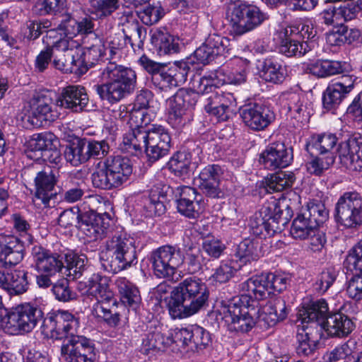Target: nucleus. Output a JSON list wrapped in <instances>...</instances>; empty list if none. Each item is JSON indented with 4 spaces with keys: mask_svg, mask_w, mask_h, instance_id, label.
<instances>
[{
    "mask_svg": "<svg viewBox=\"0 0 362 362\" xmlns=\"http://www.w3.org/2000/svg\"><path fill=\"white\" fill-rule=\"evenodd\" d=\"M77 319L66 310L49 313L44 319L42 332L47 337L63 340L61 356L66 362H95L97 351L94 342L74 334Z\"/></svg>",
    "mask_w": 362,
    "mask_h": 362,
    "instance_id": "nucleus-1",
    "label": "nucleus"
},
{
    "mask_svg": "<svg viewBox=\"0 0 362 362\" xmlns=\"http://www.w3.org/2000/svg\"><path fill=\"white\" fill-rule=\"evenodd\" d=\"M209 95L204 104L205 111L219 121H226L230 116V107L235 103V98L230 93H225L218 88L206 93H198L192 89L180 88L176 93L168 99V119L174 125H180L182 122V116L189 107L196 105L199 95Z\"/></svg>",
    "mask_w": 362,
    "mask_h": 362,
    "instance_id": "nucleus-2",
    "label": "nucleus"
},
{
    "mask_svg": "<svg viewBox=\"0 0 362 362\" xmlns=\"http://www.w3.org/2000/svg\"><path fill=\"white\" fill-rule=\"evenodd\" d=\"M209 291L199 279L187 278L170 292L168 312L173 319H182L197 314L208 306Z\"/></svg>",
    "mask_w": 362,
    "mask_h": 362,
    "instance_id": "nucleus-3",
    "label": "nucleus"
},
{
    "mask_svg": "<svg viewBox=\"0 0 362 362\" xmlns=\"http://www.w3.org/2000/svg\"><path fill=\"white\" fill-rule=\"evenodd\" d=\"M100 77L103 83L94 86L95 91L101 100L112 105L132 95L137 85L134 70L112 62L100 69Z\"/></svg>",
    "mask_w": 362,
    "mask_h": 362,
    "instance_id": "nucleus-4",
    "label": "nucleus"
},
{
    "mask_svg": "<svg viewBox=\"0 0 362 362\" xmlns=\"http://www.w3.org/2000/svg\"><path fill=\"white\" fill-rule=\"evenodd\" d=\"M132 173V166L128 158L110 156L96 165L91 180L95 187L110 190L122 186Z\"/></svg>",
    "mask_w": 362,
    "mask_h": 362,
    "instance_id": "nucleus-5",
    "label": "nucleus"
},
{
    "mask_svg": "<svg viewBox=\"0 0 362 362\" xmlns=\"http://www.w3.org/2000/svg\"><path fill=\"white\" fill-rule=\"evenodd\" d=\"M248 300L247 296H236L222 307L220 312L230 332L247 333L257 323L259 309Z\"/></svg>",
    "mask_w": 362,
    "mask_h": 362,
    "instance_id": "nucleus-6",
    "label": "nucleus"
},
{
    "mask_svg": "<svg viewBox=\"0 0 362 362\" xmlns=\"http://www.w3.org/2000/svg\"><path fill=\"white\" fill-rule=\"evenodd\" d=\"M287 222L288 218L283 216V210L279 203L274 200L264 204L251 217L250 228L255 235L267 238L281 232Z\"/></svg>",
    "mask_w": 362,
    "mask_h": 362,
    "instance_id": "nucleus-7",
    "label": "nucleus"
},
{
    "mask_svg": "<svg viewBox=\"0 0 362 362\" xmlns=\"http://www.w3.org/2000/svg\"><path fill=\"white\" fill-rule=\"evenodd\" d=\"M106 249L112 253L111 270L114 273L137 263L134 240L123 231H116L106 242Z\"/></svg>",
    "mask_w": 362,
    "mask_h": 362,
    "instance_id": "nucleus-8",
    "label": "nucleus"
},
{
    "mask_svg": "<svg viewBox=\"0 0 362 362\" xmlns=\"http://www.w3.org/2000/svg\"><path fill=\"white\" fill-rule=\"evenodd\" d=\"M42 311L30 303L18 305L3 321V329L9 334L30 332L42 317Z\"/></svg>",
    "mask_w": 362,
    "mask_h": 362,
    "instance_id": "nucleus-9",
    "label": "nucleus"
},
{
    "mask_svg": "<svg viewBox=\"0 0 362 362\" xmlns=\"http://www.w3.org/2000/svg\"><path fill=\"white\" fill-rule=\"evenodd\" d=\"M227 16L233 32L237 35H242L255 29L265 19L264 13L258 7L245 2L228 6Z\"/></svg>",
    "mask_w": 362,
    "mask_h": 362,
    "instance_id": "nucleus-10",
    "label": "nucleus"
},
{
    "mask_svg": "<svg viewBox=\"0 0 362 362\" xmlns=\"http://www.w3.org/2000/svg\"><path fill=\"white\" fill-rule=\"evenodd\" d=\"M337 221L347 228L362 225V195L356 191L346 192L335 205Z\"/></svg>",
    "mask_w": 362,
    "mask_h": 362,
    "instance_id": "nucleus-11",
    "label": "nucleus"
},
{
    "mask_svg": "<svg viewBox=\"0 0 362 362\" xmlns=\"http://www.w3.org/2000/svg\"><path fill=\"white\" fill-rule=\"evenodd\" d=\"M57 170L49 165L40 166L37 163L32 164L23 170L25 177H34L35 197L45 206H49L50 199L56 194L53 190L57 183Z\"/></svg>",
    "mask_w": 362,
    "mask_h": 362,
    "instance_id": "nucleus-12",
    "label": "nucleus"
},
{
    "mask_svg": "<svg viewBox=\"0 0 362 362\" xmlns=\"http://www.w3.org/2000/svg\"><path fill=\"white\" fill-rule=\"evenodd\" d=\"M181 254L177 247L164 245L153 251L150 261L154 274L158 278H165L174 274L182 264Z\"/></svg>",
    "mask_w": 362,
    "mask_h": 362,
    "instance_id": "nucleus-13",
    "label": "nucleus"
},
{
    "mask_svg": "<svg viewBox=\"0 0 362 362\" xmlns=\"http://www.w3.org/2000/svg\"><path fill=\"white\" fill-rule=\"evenodd\" d=\"M192 59L177 62L168 68L166 65L152 78L153 84L160 90H168L172 88L182 86L186 81Z\"/></svg>",
    "mask_w": 362,
    "mask_h": 362,
    "instance_id": "nucleus-14",
    "label": "nucleus"
},
{
    "mask_svg": "<svg viewBox=\"0 0 362 362\" xmlns=\"http://www.w3.org/2000/svg\"><path fill=\"white\" fill-rule=\"evenodd\" d=\"M246 81V71L243 69L240 71L230 72L227 76H224L222 69L205 75L198 79H194V88L198 93L210 92L224 83L239 85Z\"/></svg>",
    "mask_w": 362,
    "mask_h": 362,
    "instance_id": "nucleus-15",
    "label": "nucleus"
},
{
    "mask_svg": "<svg viewBox=\"0 0 362 362\" xmlns=\"http://www.w3.org/2000/svg\"><path fill=\"white\" fill-rule=\"evenodd\" d=\"M293 159V148L283 142L269 144L260 153L259 161L265 168L274 170L288 166Z\"/></svg>",
    "mask_w": 362,
    "mask_h": 362,
    "instance_id": "nucleus-16",
    "label": "nucleus"
},
{
    "mask_svg": "<svg viewBox=\"0 0 362 362\" xmlns=\"http://www.w3.org/2000/svg\"><path fill=\"white\" fill-rule=\"evenodd\" d=\"M245 124L254 131L267 128L274 119V112L267 106L259 103H249L240 110Z\"/></svg>",
    "mask_w": 362,
    "mask_h": 362,
    "instance_id": "nucleus-17",
    "label": "nucleus"
},
{
    "mask_svg": "<svg viewBox=\"0 0 362 362\" xmlns=\"http://www.w3.org/2000/svg\"><path fill=\"white\" fill-rule=\"evenodd\" d=\"M148 141L146 156L149 162L154 163L168 154L171 137L168 130L162 126L148 129Z\"/></svg>",
    "mask_w": 362,
    "mask_h": 362,
    "instance_id": "nucleus-18",
    "label": "nucleus"
},
{
    "mask_svg": "<svg viewBox=\"0 0 362 362\" xmlns=\"http://www.w3.org/2000/svg\"><path fill=\"white\" fill-rule=\"evenodd\" d=\"M340 163L351 171L362 172V138L350 136L339 147Z\"/></svg>",
    "mask_w": 362,
    "mask_h": 362,
    "instance_id": "nucleus-19",
    "label": "nucleus"
},
{
    "mask_svg": "<svg viewBox=\"0 0 362 362\" xmlns=\"http://www.w3.org/2000/svg\"><path fill=\"white\" fill-rule=\"evenodd\" d=\"M110 221V216L107 213L98 214L88 211L82 214L80 229L87 237L97 240L106 235Z\"/></svg>",
    "mask_w": 362,
    "mask_h": 362,
    "instance_id": "nucleus-20",
    "label": "nucleus"
},
{
    "mask_svg": "<svg viewBox=\"0 0 362 362\" xmlns=\"http://www.w3.org/2000/svg\"><path fill=\"white\" fill-rule=\"evenodd\" d=\"M35 268L39 272L54 275L64 267L63 257L57 253L35 245L31 252Z\"/></svg>",
    "mask_w": 362,
    "mask_h": 362,
    "instance_id": "nucleus-21",
    "label": "nucleus"
},
{
    "mask_svg": "<svg viewBox=\"0 0 362 362\" xmlns=\"http://www.w3.org/2000/svg\"><path fill=\"white\" fill-rule=\"evenodd\" d=\"M88 103V97L84 87L68 86L62 88L55 104L58 107L78 112L86 107Z\"/></svg>",
    "mask_w": 362,
    "mask_h": 362,
    "instance_id": "nucleus-22",
    "label": "nucleus"
},
{
    "mask_svg": "<svg viewBox=\"0 0 362 362\" xmlns=\"http://www.w3.org/2000/svg\"><path fill=\"white\" fill-rule=\"evenodd\" d=\"M222 174V168L218 165H208L204 168L197 179L199 188L202 193L211 198L221 197L223 192L219 185Z\"/></svg>",
    "mask_w": 362,
    "mask_h": 362,
    "instance_id": "nucleus-23",
    "label": "nucleus"
},
{
    "mask_svg": "<svg viewBox=\"0 0 362 362\" xmlns=\"http://www.w3.org/2000/svg\"><path fill=\"white\" fill-rule=\"evenodd\" d=\"M72 49L69 47L66 51H55L53 60L54 67L64 73H73L76 75H82L88 70V64L85 60L86 56L82 57L77 55L76 57L72 54Z\"/></svg>",
    "mask_w": 362,
    "mask_h": 362,
    "instance_id": "nucleus-24",
    "label": "nucleus"
},
{
    "mask_svg": "<svg viewBox=\"0 0 362 362\" xmlns=\"http://www.w3.org/2000/svg\"><path fill=\"white\" fill-rule=\"evenodd\" d=\"M330 314L328 305L324 299L313 301L306 307H303L299 310L298 322H300L302 325L305 324H312L314 328L320 326L323 328L327 317Z\"/></svg>",
    "mask_w": 362,
    "mask_h": 362,
    "instance_id": "nucleus-25",
    "label": "nucleus"
},
{
    "mask_svg": "<svg viewBox=\"0 0 362 362\" xmlns=\"http://www.w3.org/2000/svg\"><path fill=\"white\" fill-rule=\"evenodd\" d=\"M28 272L24 269H13L5 273L0 270V288L10 295H20L28 288Z\"/></svg>",
    "mask_w": 362,
    "mask_h": 362,
    "instance_id": "nucleus-26",
    "label": "nucleus"
},
{
    "mask_svg": "<svg viewBox=\"0 0 362 362\" xmlns=\"http://www.w3.org/2000/svg\"><path fill=\"white\" fill-rule=\"evenodd\" d=\"M181 254L182 264L190 274L199 272L202 268L203 256L199 245L189 237L183 238L181 247H177Z\"/></svg>",
    "mask_w": 362,
    "mask_h": 362,
    "instance_id": "nucleus-27",
    "label": "nucleus"
},
{
    "mask_svg": "<svg viewBox=\"0 0 362 362\" xmlns=\"http://www.w3.org/2000/svg\"><path fill=\"white\" fill-rule=\"evenodd\" d=\"M337 137L333 134H322L313 135L306 145V150L310 154H316L330 157L335 160V148Z\"/></svg>",
    "mask_w": 362,
    "mask_h": 362,
    "instance_id": "nucleus-28",
    "label": "nucleus"
},
{
    "mask_svg": "<svg viewBox=\"0 0 362 362\" xmlns=\"http://www.w3.org/2000/svg\"><path fill=\"white\" fill-rule=\"evenodd\" d=\"M354 323L346 315L341 312L330 313L323 327L327 334L332 337H344L349 334L354 329Z\"/></svg>",
    "mask_w": 362,
    "mask_h": 362,
    "instance_id": "nucleus-29",
    "label": "nucleus"
},
{
    "mask_svg": "<svg viewBox=\"0 0 362 362\" xmlns=\"http://www.w3.org/2000/svg\"><path fill=\"white\" fill-rule=\"evenodd\" d=\"M242 289L247 292L240 296L249 298L248 304H256L252 300H260L266 298L271 293L267 275L253 276L243 283Z\"/></svg>",
    "mask_w": 362,
    "mask_h": 362,
    "instance_id": "nucleus-30",
    "label": "nucleus"
},
{
    "mask_svg": "<svg viewBox=\"0 0 362 362\" xmlns=\"http://www.w3.org/2000/svg\"><path fill=\"white\" fill-rule=\"evenodd\" d=\"M52 100L45 95H34L30 101V114L33 117L42 122H53L57 118V113L52 110Z\"/></svg>",
    "mask_w": 362,
    "mask_h": 362,
    "instance_id": "nucleus-31",
    "label": "nucleus"
},
{
    "mask_svg": "<svg viewBox=\"0 0 362 362\" xmlns=\"http://www.w3.org/2000/svg\"><path fill=\"white\" fill-rule=\"evenodd\" d=\"M87 293L96 300H112L114 293L110 288V279L99 273L93 274L87 281Z\"/></svg>",
    "mask_w": 362,
    "mask_h": 362,
    "instance_id": "nucleus-32",
    "label": "nucleus"
},
{
    "mask_svg": "<svg viewBox=\"0 0 362 362\" xmlns=\"http://www.w3.org/2000/svg\"><path fill=\"white\" fill-rule=\"evenodd\" d=\"M320 334L308 325H298L296 352L299 356H309L313 353L317 345Z\"/></svg>",
    "mask_w": 362,
    "mask_h": 362,
    "instance_id": "nucleus-33",
    "label": "nucleus"
},
{
    "mask_svg": "<svg viewBox=\"0 0 362 362\" xmlns=\"http://www.w3.org/2000/svg\"><path fill=\"white\" fill-rule=\"evenodd\" d=\"M170 334L165 336L160 327L150 328L141 339V351L148 354L151 350H163L172 344Z\"/></svg>",
    "mask_w": 362,
    "mask_h": 362,
    "instance_id": "nucleus-34",
    "label": "nucleus"
},
{
    "mask_svg": "<svg viewBox=\"0 0 362 362\" xmlns=\"http://www.w3.org/2000/svg\"><path fill=\"white\" fill-rule=\"evenodd\" d=\"M115 284L120 295L122 302L133 310H136L141 302L138 288L124 277L117 278Z\"/></svg>",
    "mask_w": 362,
    "mask_h": 362,
    "instance_id": "nucleus-35",
    "label": "nucleus"
},
{
    "mask_svg": "<svg viewBox=\"0 0 362 362\" xmlns=\"http://www.w3.org/2000/svg\"><path fill=\"white\" fill-rule=\"evenodd\" d=\"M288 108L292 117L301 123L306 122L310 116L308 99L303 95L296 93L288 94Z\"/></svg>",
    "mask_w": 362,
    "mask_h": 362,
    "instance_id": "nucleus-36",
    "label": "nucleus"
},
{
    "mask_svg": "<svg viewBox=\"0 0 362 362\" xmlns=\"http://www.w3.org/2000/svg\"><path fill=\"white\" fill-rule=\"evenodd\" d=\"M116 300L114 297L112 300H97L93 306L92 314L98 318L103 319L109 326L115 327L120 321V315L114 310Z\"/></svg>",
    "mask_w": 362,
    "mask_h": 362,
    "instance_id": "nucleus-37",
    "label": "nucleus"
},
{
    "mask_svg": "<svg viewBox=\"0 0 362 362\" xmlns=\"http://www.w3.org/2000/svg\"><path fill=\"white\" fill-rule=\"evenodd\" d=\"M78 35H93L95 37V43L86 46L88 53L85 54V57L93 56V59H97L103 55V45L101 40L96 36L94 33V22L90 17L83 18L81 21H78Z\"/></svg>",
    "mask_w": 362,
    "mask_h": 362,
    "instance_id": "nucleus-38",
    "label": "nucleus"
},
{
    "mask_svg": "<svg viewBox=\"0 0 362 362\" xmlns=\"http://www.w3.org/2000/svg\"><path fill=\"white\" fill-rule=\"evenodd\" d=\"M168 186H163L160 189L158 186H154L150 192L148 202L145 208L149 216H160L165 211L164 200L169 189Z\"/></svg>",
    "mask_w": 362,
    "mask_h": 362,
    "instance_id": "nucleus-39",
    "label": "nucleus"
},
{
    "mask_svg": "<svg viewBox=\"0 0 362 362\" xmlns=\"http://www.w3.org/2000/svg\"><path fill=\"white\" fill-rule=\"evenodd\" d=\"M148 129L137 128L126 134L123 138V145L125 151L141 152L144 150L146 153L148 144Z\"/></svg>",
    "mask_w": 362,
    "mask_h": 362,
    "instance_id": "nucleus-40",
    "label": "nucleus"
},
{
    "mask_svg": "<svg viewBox=\"0 0 362 362\" xmlns=\"http://www.w3.org/2000/svg\"><path fill=\"white\" fill-rule=\"evenodd\" d=\"M151 42L157 48L160 55L177 53L179 44L175 42L173 36L165 30H156L151 36Z\"/></svg>",
    "mask_w": 362,
    "mask_h": 362,
    "instance_id": "nucleus-41",
    "label": "nucleus"
},
{
    "mask_svg": "<svg viewBox=\"0 0 362 362\" xmlns=\"http://www.w3.org/2000/svg\"><path fill=\"white\" fill-rule=\"evenodd\" d=\"M295 180L296 177L293 172L279 171L267 178L266 188L269 193L281 192L291 187Z\"/></svg>",
    "mask_w": 362,
    "mask_h": 362,
    "instance_id": "nucleus-42",
    "label": "nucleus"
},
{
    "mask_svg": "<svg viewBox=\"0 0 362 362\" xmlns=\"http://www.w3.org/2000/svg\"><path fill=\"white\" fill-rule=\"evenodd\" d=\"M286 37L281 41L279 52L287 57H301L305 54L310 49L307 41L301 40L294 34L286 35Z\"/></svg>",
    "mask_w": 362,
    "mask_h": 362,
    "instance_id": "nucleus-43",
    "label": "nucleus"
},
{
    "mask_svg": "<svg viewBox=\"0 0 362 362\" xmlns=\"http://www.w3.org/2000/svg\"><path fill=\"white\" fill-rule=\"evenodd\" d=\"M69 49V42L66 39L57 40L52 46H47L37 56L35 67L40 71H44L48 66L52 57L54 58L55 51H66Z\"/></svg>",
    "mask_w": 362,
    "mask_h": 362,
    "instance_id": "nucleus-44",
    "label": "nucleus"
},
{
    "mask_svg": "<svg viewBox=\"0 0 362 362\" xmlns=\"http://www.w3.org/2000/svg\"><path fill=\"white\" fill-rule=\"evenodd\" d=\"M62 257L64 259V267L69 272L67 275L72 276L73 279L80 278L83 272L87 269L86 266L88 260L85 255L69 252Z\"/></svg>",
    "mask_w": 362,
    "mask_h": 362,
    "instance_id": "nucleus-45",
    "label": "nucleus"
},
{
    "mask_svg": "<svg viewBox=\"0 0 362 362\" xmlns=\"http://www.w3.org/2000/svg\"><path fill=\"white\" fill-rule=\"evenodd\" d=\"M86 148L83 139L77 138L73 141L64 151V156L67 162L74 166H78L88 161Z\"/></svg>",
    "mask_w": 362,
    "mask_h": 362,
    "instance_id": "nucleus-46",
    "label": "nucleus"
},
{
    "mask_svg": "<svg viewBox=\"0 0 362 362\" xmlns=\"http://www.w3.org/2000/svg\"><path fill=\"white\" fill-rule=\"evenodd\" d=\"M322 23L327 25L339 26L351 19L350 9L346 7H329L320 13Z\"/></svg>",
    "mask_w": 362,
    "mask_h": 362,
    "instance_id": "nucleus-47",
    "label": "nucleus"
},
{
    "mask_svg": "<svg viewBox=\"0 0 362 362\" xmlns=\"http://www.w3.org/2000/svg\"><path fill=\"white\" fill-rule=\"evenodd\" d=\"M286 75L285 67L280 64L271 59L264 61L261 76L266 81L279 84L284 82Z\"/></svg>",
    "mask_w": 362,
    "mask_h": 362,
    "instance_id": "nucleus-48",
    "label": "nucleus"
},
{
    "mask_svg": "<svg viewBox=\"0 0 362 362\" xmlns=\"http://www.w3.org/2000/svg\"><path fill=\"white\" fill-rule=\"evenodd\" d=\"M66 0H37L33 11L38 16H56L66 11Z\"/></svg>",
    "mask_w": 362,
    "mask_h": 362,
    "instance_id": "nucleus-49",
    "label": "nucleus"
},
{
    "mask_svg": "<svg viewBox=\"0 0 362 362\" xmlns=\"http://www.w3.org/2000/svg\"><path fill=\"white\" fill-rule=\"evenodd\" d=\"M302 212L315 229L325 223L328 218V211L321 202H308Z\"/></svg>",
    "mask_w": 362,
    "mask_h": 362,
    "instance_id": "nucleus-50",
    "label": "nucleus"
},
{
    "mask_svg": "<svg viewBox=\"0 0 362 362\" xmlns=\"http://www.w3.org/2000/svg\"><path fill=\"white\" fill-rule=\"evenodd\" d=\"M168 165L175 175L185 177L190 172L191 156L185 151H179L170 158Z\"/></svg>",
    "mask_w": 362,
    "mask_h": 362,
    "instance_id": "nucleus-51",
    "label": "nucleus"
},
{
    "mask_svg": "<svg viewBox=\"0 0 362 362\" xmlns=\"http://www.w3.org/2000/svg\"><path fill=\"white\" fill-rule=\"evenodd\" d=\"M315 228L310 225L308 218L301 212L293 221L290 233L295 239L304 240L315 232Z\"/></svg>",
    "mask_w": 362,
    "mask_h": 362,
    "instance_id": "nucleus-52",
    "label": "nucleus"
},
{
    "mask_svg": "<svg viewBox=\"0 0 362 362\" xmlns=\"http://www.w3.org/2000/svg\"><path fill=\"white\" fill-rule=\"evenodd\" d=\"M347 95L348 94L339 88L338 86H335L334 83L329 85L323 93V107L327 110L336 109Z\"/></svg>",
    "mask_w": 362,
    "mask_h": 362,
    "instance_id": "nucleus-53",
    "label": "nucleus"
},
{
    "mask_svg": "<svg viewBox=\"0 0 362 362\" xmlns=\"http://www.w3.org/2000/svg\"><path fill=\"white\" fill-rule=\"evenodd\" d=\"M258 244L250 239H245L238 245L235 255L240 262L247 264L259 258Z\"/></svg>",
    "mask_w": 362,
    "mask_h": 362,
    "instance_id": "nucleus-54",
    "label": "nucleus"
},
{
    "mask_svg": "<svg viewBox=\"0 0 362 362\" xmlns=\"http://www.w3.org/2000/svg\"><path fill=\"white\" fill-rule=\"evenodd\" d=\"M153 99V93L148 89L140 90L135 98L134 103V110L129 113L131 119L133 117H141V124L144 122V114L141 112V110H146L149 107V103Z\"/></svg>",
    "mask_w": 362,
    "mask_h": 362,
    "instance_id": "nucleus-55",
    "label": "nucleus"
},
{
    "mask_svg": "<svg viewBox=\"0 0 362 362\" xmlns=\"http://www.w3.org/2000/svg\"><path fill=\"white\" fill-rule=\"evenodd\" d=\"M205 204L200 198L197 201H177L178 211L188 218H195L204 211Z\"/></svg>",
    "mask_w": 362,
    "mask_h": 362,
    "instance_id": "nucleus-56",
    "label": "nucleus"
},
{
    "mask_svg": "<svg viewBox=\"0 0 362 362\" xmlns=\"http://www.w3.org/2000/svg\"><path fill=\"white\" fill-rule=\"evenodd\" d=\"M205 42L216 57L223 55L230 50V40L216 33L210 34L206 39Z\"/></svg>",
    "mask_w": 362,
    "mask_h": 362,
    "instance_id": "nucleus-57",
    "label": "nucleus"
},
{
    "mask_svg": "<svg viewBox=\"0 0 362 362\" xmlns=\"http://www.w3.org/2000/svg\"><path fill=\"white\" fill-rule=\"evenodd\" d=\"M88 2L100 18L112 15L120 6L119 0H88Z\"/></svg>",
    "mask_w": 362,
    "mask_h": 362,
    "instance_id": "nucleus-58",
    "label": "nucleus"
},
{
    "mask_svg": "<svg viewBox=\"0 0 362 362\" xmlns=\"http://www.w3.org/2000/svg\"><path fill=\"white\" fill-rule=\"evenodd\" d=\"M344 265L350 272H362V240L349 251Z\"/></svg>",
    "mask_w": 362,
    "mask_h": 362,
    "instance_id": "nucleus-59",
    "label": "nucleus"
},
{
    "mask_svg": "<svg viewBox=\"0 0 362 362\" xmlns=\"http://www.w3.org/2000/svg\"><path fill=\"white\" fill-rule=\"evenodd\" d=\"M82 214L78 207H72L63 211L58 218L59 224L64 228L76 226L80 228Z\"/></svg>",
    "mask_w": 362,
    "mask_h": 362,
    "instance_id": "nucleus-60",
    "label": "nucleus"
},
{
    "mask_svg": "<svg viewBox=\"0 0 362 362\" xmlns=\"http://www.w3.org/2000/svg\"><path fill=\"white\" fill-rule=\"evenodd\" d=\"M86 146V154L88 160L90 158H101L107 155L109 151V145L105 141H97L83 139Z\"/></svg>",
    "mask_w": 362,
    "mask_h": 362,
    "instance_id": "nucleus-61",
    "label": "nucleus"
},
{
    "mask_svg": "<svg viewBox=\"0 0 362 362\" xmlns=\"http://www.w3.org/2000/svg\"><path fill=\"white\" fill-rule=\"evenodd\" d=\"M337 278V273L333 269L322 271L317 277L314 284L315 289L321 294L325 293L333 284Z\"/></svg>",
    "mask_w": 362,
    "mask_h": 362,
    "instance_id": "nucleus-62",
    "label": "nucleus"
},
{
    "mask_svg": "<svg viewBox=\"0 0 362 362\" xmlns=\"http://www.w3.org/2000/svg\"><path fill=\"white\" fill-rule=\"evenodd\" d=\"M56 299L62 302H69L76 298V294L69 287L66 279H62L54 284L52 289Z\"/></svg>",
    "mask_w": 362,
    "mask_h": 362,
    "instance_id": "nucleus-63",
    "label": "nucleus"
},
{
    "mask_svg": "<svg viewBox=\"0 0 362 362\" xmlns=\"http://www.w3.org/2000/svg\"><path fill=\"white\" fill-rule=\"evenodd\" d=\"M334 160L330 157H325L317 155L310 162L307 163V170L310 173L315 175H320L322 173L327 170L333 163Z\"/></svg>",
    "mask_w": 362,
    "mask_h": 362,
    "instance_id": "nucleus-64",
    "label": "nucleus"
}]
</instances>
